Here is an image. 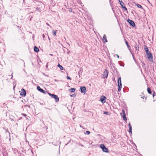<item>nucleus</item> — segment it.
I'll use <instances>...</instances> for the list:
<instances>
[{
    "label": "nucleus",
    "mask_w": 156,
    "mask_h": 156,
    "mask_svg": "<svg viewBox=\"0 0 156 156\" xmlns=\"http://www.w3.org/2000/svg\"><path fill=\"white\" fill-rule=\"evenodd\" d=\"M34 51L35 52H37L39 51V49L37 47L34 46Z\"/></svg>",
    "instance_id": "14"
},
{
    "label": "nucleus",
    "mask_w": 156,
    "mask_h": 156,
    "mask_svg": "<svg viewBox=\"0 0 156 156\" xmlns=\"http://www.w3.org/2000/svg\"><path fill=\"white\" fill-rule=\"evenodd\" d=\"M116 56L118 58H119V56L117 54L116 55Z\"/></svg>",
    "instance_id": "42"
},
{
    "label": "nucleus",
    "mask_w": 156,
    "mask_h": 156,
    "mask_svg": "<svg viewBox=\"0 0 156 156\" xmlns=\"http://www.w3.org/2000/svg\"><path fill=\"white\" fill-rule=\"evenodd\" d=\"M147 58L149 61L151 62H153V56L151 53L147 55Z\"/></svg>",
    "instance_id": "5"
},
{
    "label": "nucleus",
    "mask_w": 156,
    "mask_h": 156,
    "mask_svg": "<svg viewBox=\"0 0 156 156\" xmlns=\"http://www.w3.org/2000/svg\"><path fill=\"white\" fill-rule=\"evenodd\" d=\"M127 21L131 26L133 27H135V24L133 20L130 19H128Z\"/></svg>",
    "instance_id": "4"
},
{
    "label": "nucleus",
    "mask_w": 156,
    "mask_h": 156,
    "mask_svg": "<svg viewBox=\"0 0 156 156\" xmlns=\"http://www.w3.org/2000/svg\"><path fill=\"white\" fill-rule=\"evenodd\" d=\"M146 51V54L147 55L149 54V53H151V52H150L149 51V50H148L147 51Z\"/></svg>",
    "instance_id": "24"
},
{
    "label": "nucleus",
    "mask_w": 156,
    "mask_h": 156,
    "mask_svg": "<svg viewBox=\"0 0 156 156\" xmlns=\"http://www.w3.org/2000/svg\"><path fill=\"white\" fill-rule=\"evenodd\" d=\"M90 132L89 131H86V134L87 135H89V134H90Z\"/></svg>",
    "instance_id": "25"
},
{
    "label": "nucleus",
    "mask_w": 156,
    "mask_h": 156,
    "mask_svg": "<svg viewBox=\"0 0 156 156\" xmlns=\"http://www.w3.org/2000/svg\"><path fill=\"white\" fill-rule=\"evenodd\" d=\"M136 5L137 6V7L139 8H141L142 9H143L142 6L141 5H140L139 4H136Z\"/></svg>",
    "instance_id": "19"
},
{
    "label": "nucleus",
    "mask_w": 156,
    "mask_h": 156,
    "mask_svg": "<svg viewBox=\"0 0 156 156\" xmlns=\"http://www.w3.org/2000/svg\"><path fill=\"white\" fill-rule=\"evenodd\" d=\"M144 50H145V51L148 50V49L146 46H145L144 47Z\"/></svg>",
    "instance_id": "23"
},
{
    "label": "nucleus",
    "mask_w": 156,
    "mask_h": 156,
    "mask_svg": "<svg viewBox=\"0 0 156 156\" xmlns=\"http://www.w3.org/2000/svg\"><path fill=\"white\" fill-rule=\"evenodd\" d=\"M124 40L125 41V43H126V46H127L128 49L131 52L130 47L127 41H126V40L125 39H124Z\"/></svg>",
    "instance_id": "11"
},
{
    "label": "nucleus",
    "mask_w": 156,
    "mask_h": 156,
    "mask_svg": "<svg viewBox=\"0 0 156 156\" xmlns=\"http://www.w3.org/2000/svg\"><path fill=\"white\" fill-rule=\"evenodd\" d=\"M142 66H144L145 65V64L143 62H142Z\"/></svg>",
    "instance_id": "37"
},
{
    "label": "nucleus",
    "mask_w": 156,
    "mask_h": 156,
    "mask_svg": "<svg viewBox=\"0 0 156 156\" xmlns=\"http://www.w3.org/2000/svg\"><path fill=\"white\" fill-rule=\"evenodd\" d=\"M12 73H12L11 75V76H11V79H12V77H13Z\"/></svg>",
    "instance_id": "40"
},
{
    "label": "nucleus",
    "mask_w": 156,
    "mask_h": 156,
    "mask_svg": "<svg viewBox=\"0 0 156 156\" xmlns=\"http://www.w3.org/2000/svg\"><path fill=\"white\" fill-rule=\"evenodd\" d=\"M58 66L60 68L61 70H62L63 69V67L59 64H58Z\"/></svg>",
    "instance_id": "17"
},
{
    "label": "nucleus",
    "mask_w": 156,
    "mask_h": 156,
    "mask_svg": "<svg viewBox=\"0 0 156 156\" xmlns=\"http://www.w3.org/2000/svg\"><path fill=\"white\" fill-rule=\"evenodd\" d=\"M66 78H67L68 79V80H71V78H70L69 76H67V77H66Z\"/></svg>",
    "instance_id": "34"
},
{
    "label": "nucleus",
    "mask_w": 156,
    "mask_h": 156,
    "mask_svg": "<svg viewBox=\"0 0 156 156\" xmlns=\"http://www.w3.org/2000/svg\"><path fill=\"white\" fill-rule=\"evenodd\" d=\"M48 62H47L46 65V67L47 68H48Z\"/></svg>",
    "instance_id": "30"
},
{
    "label": "nucleus",
    "mask_w": 156,
    "mask_h": 156,
    "mask_svg": "<svg viewBox=\"0 0 156 156\" xmlns=\"http://www.w3.org/2000/svg\"><path fill=\"white\" fill-rule=\"evenodd\" d=\"M48 95L50 96L51 98H54L56 102H57L59 101V98L58 96L54 94H52L50 93H48Z\"/></svg>",
    "instance_id": "2"
},
{
    "label": "nucleus",
    "mask_w": 156,
    "mask_h": 156,
    "mask_svg": "<svg viewBox=\"0 0 156 156\" xmlns=\"http://www.w3.org/2000/svg\"><path fill=\"white\" fill-rule=\"evenodd\" d=\"M147 91L148 93L150 94H151L152 92L151 90V89L150 87H148L147 88Z\"/></svg>",
    "instance_id": "16"
},
{
    "label": "nucleus",
    "mask_w": 156,
    "mask_h": 156,
    "mask_svg": "<svg viewBox=\"0 0 156 156\" xmlns=\"http://www.w3.org/2000/svg\"><path fill=\"white\" fill-rule=\"evenodd\" d=\"M36 10H38L39 9V8L38 7H37L36 8Z\"/></svg>",
    "instance_id": "41"
},
{
    "label": "nucleus",
    "mask_w": 156,
    "mask_h": 156,
    "mask_svg": "<svg viewBox=\"0 0 156 156\" xmlns=\"http://www.w3.org/2000/svg\"><path fill=\"white\" fill-rule=\"evenodd\" d=\"M42 37H43V39L44 40H45V39H44L45 38V35L44 34H43V35H42Z\"/></svg>",
    "instance_id": "28"
},
{
    "label": "nucleus",
    "mask_w": 156,
    "mask_h": 156,
    "mask_svg": "<svg viewBox=\"0 0 156 156\" xmlns=\"http://www.w3.org/2000/svg\"><path fill=\"white\" fill-rule=\"evenodd\" d=\"M120 115L123 117V120H124L125 121H126L127 120V119L126 117V114H124V115H122V113H121L120 114Z\"/></svg>",
    "instance_id": "13"
},
{
    "label": "nucleus",
    "mask_w": 156,
    "mask_h": 156,
    "mask_svg": "<svg viewBox=\"0 0 156 156\" xmlns=\"http://www.w3.org/2000/svg\"><path fill=\"white\" fill-rule=\"evenodd\" d=\"M136 62V63L137 64V65L139 66V67H140V66L138 65V63H137V62L136 61V60H134Z\"/></svg>",
    "instance_id": "39"
},
{
    "label": "nucleus",
    "mask_w": 156,
    "mask_h": 156,
    "mask_svg": "<svg viewBox=\"0 0 156 156\" xmlns=\"http://www.w3.org/2000/svg\"><path fill=\"white\" fill-rule=\"evenodd\" d=\"M120 4L122 7H123L125 6L124 3L122 1H121V2H120Z\"/></svg>",
    "instance_id": "20"
},
{
    "label": "nucleus",
    "mask_w": 156,
    "mask_h": 156,
    "mask_svg": "<svg viewBox=\"0 0 156 156\" xmlns=\"http://www.w3.org/2000/svg\"><path fill=\"white\" fill-rule=\"evenodd\" d=\"M122 1V0H119V2H121V1Z\"/></svg>",
    "instance_id": "44"
},
{
    "label": "nucleus",
    "mask_w": 156,
    "mask_h": 156,
    "mask_svg": "<svg viewBox=\"0 0 156 156\" xmlns=\"http://www.w3.org/2000/svg\"><path fill=\"white\" fill-rule=\"evenodd\" d=\"M37 89L39 91L44 94L45 93V92L44 91V90H43V89L41 88V87L39 86H38L37 87Z\"/></svg>",
    "instance_id": "9"
},
{
    "label": "nucleus",
    "mask_w": 156,
    "mask_h": 156,
    "mask_svg": "<svg viewBox=\"0 0 156 156\" xmlns=\"http://www.w3.org/2000/svg\"><path fill=\"white\" fill-rule=\"evenodd\" d=\"M135 49L136 50H137L138 51H139V47L138 45H136V46L135 47Z\"/></svg>",
    "instance_id": "22"
},
{
    "label": "nucleus",
    "mask_w": 156,
    "mask_h": 156,
    "mask_svg": "<svg viewBox=\"0 0 156 156\" xmlns=\"http://www.w3.org/2000/svg\"><path fill=\"white\" fill-rule=\"evenodd\" d=\"M108 72L107 70L105 69L103 72V77L104 78H107L108 75Z\"/></svg>",
    "instance_id": "6"
},
{
    "label": "nucleus",
    "mask_w": 156,
    "mask_h": 156,
    "mask_svg": "<svg viewBox=\"0 0 156 156\" xmlns=\"http://www.w3.org/2000/svg\"><path fill=\"white\" fill-rule=\"evenodd\" d=\"M125 10L127 11V8L124 6L123 7H122Z\"/></svg>",
    "instance_id": "26"
},
{
    "label": "nucleus",
    "mask_w": 156,
    "mask_h": 156,
    "mask_svg": "<svg viewBox=\"0 0 156 156\" xmlns=\"http://www.w3.org/2000/svg\"><path fill=\"white\" fill-rule=\"evenodd\" d=\"M122 114H123V115H124V114H126L125 113V111L124 110H123V109L122 110Z\"/></svg>",
    "instance_id": "32"
},
{
    "label": "nucleus",
    "mask_w": 156,
    "mask_h": 156,
    "mask_svg": "<svg viewBox=\"0 0 156 156\" xmlns=\"http://www.w3.org/2000/svg\"><path fill=\"white\" fill-rule=\"evenodd\" d=\"M26 118L27 120H29V118H30V117L28 116L27 117H26Z\"/></svg>",
    "instance_id": "38"
},
{
    "label": "nucleus",
    "mask_w": 156,
    "mask_h": 156,
    "mask_svg": "<svg viewBox=\"0 0 156 156\" xmlns=\"http://www.w3.org/2000/svg\"><path fill=\"white\" fill-rule=\"evenodd\" d=\"M22 115L24 117H26L27 116L24 113L22 114Z\"/></svg>",
    "instance_id": "35"
},
{
    "label": "nucleus",
    "mask_w": 156,
    "mask_h": 156,
    "mask_svg": "<svg viewBox=\"0 0 156 156\" xmlns=\"http://www.w3.org/2000/svg\"><path fill=\"white\" fill-rule=\"evenodd\" d=\"M100 147L102 149V151L105 152H108V149L103 144H101Z\"/></svg>",
    "instance_id": "3"
},
{
    "label": "nucleus",
    "mask_w": 156,
    "mask_h": 156,
    "mask_svg": "<svg viewBox=\"0 0 156 156\" xmlns=\"http://www.w3.org/2000/svg\"><path fill=\"white\" fill-rule=\"evenodd\" d=\"M108 113V112H104V114H105L107 115Z\"/></svg>",
    "instance_id": "29"
},
{
    "label": "nucleus",
    "mask_w": 156,
    "mask_h": 156,
    "mask_svg": "<svg viewBox=\"0 0 156 156\" xmlns=\"http://www.w3.org/2000/svg\"><path fill=\"white\" fill-rule=\"evenodd\" d=\"M117 83H118V90L119 91H120L122 88V84L121 83V80L120 77H119L118 79Z\"/></svg>",
    "instance_id": "1"
},
{
    "label": "nucleus",
    "mask_w": 156,
    "mask_h": 156,
    "mask_svg": "<svg viewBox=\"0 0 156 156\" xmlns=\"http://www.w3.org/2000/svg\"><path fill=\"white\" fill-rule=\"evenodd\" d=\"M76 94H73L72 95H71V97H76Z\"/></svg>",
    "instance_id": "27"
},
{
    "label": "nucleus",
    "mask_w": 156,
    "mask_h": 156,
    "mask_svg": "<svg viewBox=\"0 0 156 156\" xmlns=\"http://www.w3.org/2000/svg\"><path fill=\"white\" fill-rule=\"evenodd\" d=\"M22 92L20 93V95L23 96H25L26 95V90L23 89H22L21 90Z\"/></svg>",
    "instance_id": "10"
},
{
    "label": "nucleus",
    "mask_w": 156,
    "mask_h": 156,
    "mask_svg": "<svg viewBox=\"0 0 156 156\" xmlns=\"http://www.w3.org/2000/svg\"><path fill=\"white\" fill-rule=\"evenodd\" d=\"M76 90V89L74 88H72L70 89H69L70 91L71 92H74Z\"/></svg>",
    "instance_id": "18"
},
{
    "label": "nucleus",
    "mask_w": 156,
    "mask_h": 156,
    "mask_svg": "<svg viewBox=\"0 0 156 156\" xmlns=\"http://www.w3.org/2000/svg\"><path fill=\"white\" fill-rule=\"evenodd\" d=\"M45 34L46 35H47V36H48V40H49V42H50V38H49V36H48V34Z\"/></svg>",
    "instance_id": "33"
},
{
    "label": "nucleus",
    "mask_w": 156,
    "mask_h": 156,
    "mask_svg": "<svg viewBox=\"0 0 156 156\" xmlns=\"http://www.w3.org/2000/svg\"><path fill=\"white\" fill-rule=\"evenodd\" d=\"M128 126H129V132L130 133H130L132 134V126H131V124H130V123H129L128 124Z\"/></svg>",
    "instance_id": "12"
},
{
    "label": "nucleus",
    "mask_w": 156,
    "mask_h": 156,
    "mask_svg": "<svg viewBox=\"0 0 156 156\" xmlns=\"http://www.w3.org/2000/svg\"><path fill=\"white\" fill-rule=\"evenodd\" d=\"M23 2L24 3V1H25V0H23Z\"/></svg>",
    "instance_id": "45"
},
{
    "label": "nucleus",
    "mask_w": 156,
    "mask_h": 156,
    "mask_svg": "<svg viewBox=\"0 0 156 156\" xmlns=\"http://www.w3.org/2000/svg\"><path fill=\"white\" fill-rule=\"evenodd\" d=\"M50 55H51V56L53 55L52 54H50Z\"/></svg>",
    "instance_id": "46"
},
{
    "label": "nucleus",
    "mask_w": 156,
    "mask_h": 156,
    "mask_svg": "<svg viewBox=\"0 0 156 156\" xmlns=\"http://www.w3.org/2000/svg\"><path fill=\"white\" fill-rule=\"evenodd\" d=\"M106 99V98L105 97L102 96L100 98V100L102 102V103H105V99Z\"/></svg>",
    "instance_id": "7"
},
{
    "label": "nucleus",
    "mask_w": 156,
    "mask_h": 156,
    "mask_svg": "<svg viewBox=\"0 0 156 156\" xmlns=\"http://www.w3.org/2000/svg\"><path fill=\"white\" fill-rule=\"evenodd\" d=\"M103 41L105 40V42H107V39H106V36L105 34H104L103 36Z\"/></svg>",
    "instance_id": "15"
},
{
    "label": "nucleus",
    "mask_w": 156,
    "mask_h": 156,
    "mask_svg": "<svg viewBox=\"0 0 156 156\" xmlns=\"http://www.w3.org/2000/svg\"><path fill=\"white\" fill-rule=\"evenodd\" d=\"M155 95V92H154V91H153V97H154Z\"/></svg>",
    "instance_id": "31"
},
{
    "label": "nucleus",
    "mask_w": 156,
    "mask_h": 156,
    "mask_svg": "<svg viewBox=\"0 0 156 156\" xmlns=\"http://www.w3.org/2000/svg\"><path fill=\"white\" fill-rule=\"evenodd\" d=\"M57 31V30H56V31H54V30L53 31V34L54 36H55V35L56 34V31Z\"/></svg>",
    "instance_id": "21"
},
{
    "label": "nucleus",
    "mask_w": 156,
    "mask_h": 156,
    "mask_svg": "<svg viewBox=\"0 0 156 156\" xmlns=\"http://www.w3.org/2000/svg\"><path fill=\"white\" fill-rule=\"evenodd\" d=\"M80 90L81 93H84L85 94L86 91V87H80Z\"/></svg>",
    "instance_id": "8"
},
{
    "label": "nucleus",
    "mask_w": 156,
    "mask_h": 156,
    "mask_svg": "<svg viewBox=\"0 0 156 156\" xmlns=\"http://www.w3.org/2000/svg\"><path fill=\"white\" fill-rule=\"evenodd\" d=\"M46 24L48 26H49V24L48 23H46Z\"/></svg>",
    "instance_id": "43"
},
{
    "label": "nucleus",
    "mask_w": 156,
    "mask_h": 156,
    "mask_svg": "<svg viewBox=\"0 0 156 156\" xmlns=\"http://www.w3.org/2000/svg\"><path fill=\"white\" fill-rule=\"evenodd\" d=\"M69 11L70 12H72V9H69Z\"/></svg>",
    "instance_id": "36"
},
{
    "label": "nucleus",
    "mask_w": 156,
    "mask_h": 156,
    "mask_svg": "<svg viewBox=\"0 0 156 156\" xmlns=\"http://www.w3.org/2000/svg\"><path fill=\"white\" fill-rule=\"evenodd\" d=\"M148 2H149V3H150V2H149V1L148 0Z\"/></svg>",
    "instance_id": "47"
}]
</instances>
